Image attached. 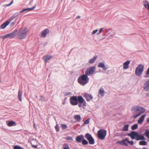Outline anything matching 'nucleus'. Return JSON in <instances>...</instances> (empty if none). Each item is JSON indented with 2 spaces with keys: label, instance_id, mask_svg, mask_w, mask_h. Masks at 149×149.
<instances>
[{
  "label": "nucleus",
  "instance_id": "nucleus-32",
  "mask_svg": "<svg viewBox=\"0 0 149 149\" xmlns=\"http://www.w3.org/2000/svg\"><path fill=\"white\" fill-rule=\"evenodd\" d=\"M129 125L128 124L124 126L123 129V131H127L128 130V127Z\"/></svg>",
  "mask_w": 149,
  "mask_h": 149
},
{
  "label": "nucleus",
  "instance_id": "nucleus-15",
  "mask_svg": "<svg viewBox=\"0 0 149 149\" xmlns=\"http://www.w3.org/2000/svg\"><path fill=\"white\" fill-rule=\"evenodd\" d=\"M36 4L32 8H27L23 9L20 11V13H22L23 12H24L25 11H29V10H32L33 9H34L36 7Z\"/></svg>",
  "mask_w": 149,
  "mask_h": 149
},
{
  "label": "nucleus",
  "instance_id": "nucleus-44",
  "mask_svg": "<svg viewBox=\"0 0 149 149\" xmlns=\"http://www.w3.org/2000/svg\"><path fill=\"white\" fill-rule=\"evenodd\" d=\"M98 31V30L97 29H96L94 31H93L92 33H91V34L92 35H93V34H95L96 33H97V31Z\"/></svg>",
  "mask_w": 149,
  "mask_h": 149
},
{
  "label": "nucleus",
  "instance_id": "nucleus-34",
  "mask_svg": "<svg viewBox=\"0 0 149 149\" xmlns=\"http://www.w3.org/2000/svg\"><path fill=\"white\" fill-rule=\"evenodd\" d=\"M147 142L145 141H141L139 142V144L140 145L145 146L147 144Z\"/></svg>",
  "mask_w": 149,
  "mask_h": 149
},
{
  "label": "nucleus",
  "instance_id": "nucleus-33",
  "mask_svg": "<svg viewBox=\"0 0 149 149\" xmlns=\"http://www.w3.org/2000/svg\"><path fill=\"white\" fill-rule=\"evenodd\" d=\"M144 134L148 138H149V130H146L145 131Z\"/></svg>",
  "mask_w": 149,
  "mask_h": 149
},
{
  "label": "nucleus",
  "instance_id": "nucleus-24",
  "mask_svg": "<svg viewBox=\"0 0 149 149\" xmlns=\"http://www.w3.org/2000/svg\"><path fill=\"white\" fill-rule=\"evenodd\" d=\"M22 91L20 90H19L18 93V97L20 101H22Z\"/></svg>",
  "mask_w": 149,
  "mask_h": 149
},
{
  "label": "nucleus",
  "instance_id": "nucleus-2",
  "mask_svg": "<svg viewBox=\"0 0 149 149\" xmlns=\"http://www.w3.org/2000/svg\"><path fill=\"white\" fill-rule=\"evenodd\" d=\"M131 111L134 114L133 115V118L135 119L144 113L145 109L144 108L141 106H135L132 107Z\"/></svg>",
  "mask_w": 149,
  "mask_h": 149
},
{
  "label": "nucleus",
  "instance_id": "nucleus-7",
  "mask_svg": "<svg viewBox=\"0 0 149 149\" xmlns=\"http://www.w3.org/2000/svg\"><path fill=\"white\" fill-rule=\"evenodd\" d=\"M95 70V67H91L88 68L85 72V74L87 76H90L92 74Z\"/></svg>",
  "mask_w": 149,
  "mask_h": 149
},
{
  "label": "nucleus",
  "instance_id": "nucleus-54",
  "mask_svg": "<svg viewBox=\"0 0 149 149\" xmlns=\"http://www.w3.org/2000/svg\"><path fill=\"white\" fill-rule=\"evenodd\" d=\"M34 128H35L36 129V125H35V123H34Z\"/></svg>",
  "mask_w": 149,
  "mask_h": 149
},
{
  "label": "nucleus",
  "instance_id": "nucleus-11",
  "mask_svg": "<svg viewBox=\"0 0 149 149\" xmlns=\"http://www.w3.org/2000/svg\"><path fill=\"white\" fill-rule=\"evenodd\" d=\"M84 139V136L83 135H81L77 136L75 140L76 141L79 143L82 142L83 139Z\"/></svg>",
  "mask_w": 149,
  "mask_h": 149
},
{
  "label": "nucleus",
  "instance_id": "nucleus-20",
  "mask_svg": "<svg viewBox=\"0 0 149 149\" xmlns=\"http://www.w3.org/2000/svg\"><path fill=\"white\" fill-rule=\"evenodd\" d=\"M145 117V115H142L138 120V123L139 124H141L144 121Z\"/></svg>",
  "mask_w": 149,
  "mask_h": 149
},
{
  "label": "nucleus",
  "instance_id": "nucleus-28",
  "mask_svg": "<svg viewBox=\"0 0 149 149\" xmlns=\"http://www.w3.org/2000/svg\"><path fill=\"white\" fill-rule=\"evenodd\" d=\"M89 144L93 145L94 144L95 141L94 139L92 137L91 138L88 140Z\"/></svg>",
  "mask_w": 149,
  "mask_h": 149
},
{
  "label": "nucleus",
  "instance_id": "nucleus-59",
  "mask_svg": "<svg viewBox=\"0 0 149 149\" xmlns=\"http://www.w3.org/2000/svg\"><path fill=\"white\" fill-rule=\"evenodd\" d=\"M74 149H76V148H74Z\"/></svg>",
  "mask_w": 149,
  "mask_h": 149
},
{
  "label": "nucleus",
  "instance_id": "nucleus-29",
  "mask_svg": "<svg viewBox=\"0 0 149 149\" xmlns=\"http://www.w3.org/2000/svg\"><path fill=\"white\" fill-rule=\"evenodd\" d=\"M127 141H128V139L126 138L124 139L123 140V145L125 146H127Z\"/></svg>",
  "mask_w": 149,
  "mask_h": 149
},
{
  "label": "nucleus",
  "instance_id": "nucleus-13",
  "mask_svg": "<svg viewBox=\"0 0 149 149\" xmlns=\"http://www.w3.org/2000/svg\"><path fill=\"white\" fill-rule=\"evenodd\" d=\"M97 67L98 68H102L103 70H105L107 69V68L105 66L104 63L103 62L99 63L97 65Z\"/></svg>",
  "mask_w": 149,
  "mask_h": 149
},
{
  "label": "nucleus",
  "instance_id": "nucleus-40",
  "mask_svg": "<svg viewBox=\"0 0 149 149\" xmlns=\"http://www.w3.org/2000/svg\"><path fill=\"white\" fill-rule=\"evenodd\" d=\"M55 128L56 132H58L59 131V127L58 125H56L55 126Z\"/></svg>",
  "mask_w": 149,
  "mask_h": 149
},
{
  "label": "nucleus",
  "instance_id": "nucleus-35",
  "mask_svg": "<svg viewBox=\"0 0 149 149\" xmlns=\"http://www.w3.org/2000/svg\"><path fill=\"white\" fill-rule=\"evenodd\" d=\"M81 142L82 145H87L88 144V141L84 139H83Z\"/></svg>",
  "mask_w": 149,
  "mask_h": 149
},
{
  "label": "nucleus",
  "instance_id": "nucleus-41",
  "mask_svg": "<svg viewBox=\"0 0 149 149\" xmlns=\"http://www.w3.org/2000/svg\"><path fill=\"white\" fill-rule=\"evenodd\" d=\"M71 92H66L64 93V95L65 96H68V95H71Z\"/></svg>",
  "mask_w": 149,
  "mask_h": 149
},
{
  "label": "nucleus",
  "instance_id": "nucleus-57",
  "mask_svg": "<svg viewBox=\"0 0 149 149\" xmlns=\"http://www.w3.org/2000/svg\"><path fill=\"white\" fill-rule=\"evenodd\" d=\"M147 121L148 122H149V118H148V119L147 120Z\"/></svg>",
  "mask_w": 149,
  "mask_h": 149
},
{
  "label": "nucleus",
  "instance_id": "nucleus-22",
  "mask_svg": "<svg viewBox=\"0 0 149 149\" xmlns=\"http://www.w3.org/2000/svg\"><path fill=\"white\" fill-rule=\"evenodd\" d=\"M74 118L76 120L77 122H79L81 120V117L80 115H74Z\"/></svg>",
  "mask_w": 149,
  "mask_h": 149
},
{
  "label": "nucleus",
  "instance_id": "nucleus-45",
  "mask_svg": "<svg viewBox=\"0 0 149 149\" xmlns=\"http://www.w3.org/2000/svg\"><path fill=\"white\" fill-rule=\"evenodd\" d=\"M103 30V28H100L99 30V32L97 33V34H98L100 33Z\"/></svg>",
  "mask_w": 149,
  "mask_h": 149
},
{
  "label": "nucleus",
  "instance_id": "nucleus-55",
  "mask_svg": "<svg viewBox=\"0 0 149 149\" xmlns=\"http://www.w3.org/2000/svg\"><path fill=\"white\" fill-rule=\"evenodd\" d=\"M47 101V100H45L43 98L42 101H44V102H46V101Z\"/></svg>",
  "mask_w": 149,
  "mask_h": 149
},
{
  "label": "nucleus",
  "instance_id": "nucleus-9",
  "mask_svg": "<svg viewBox=\"0 0 149 149\" xmlns=\"http://www.w3.org/2000/svg\"><path fill=\"white\" fill-rule=\"evenodd\" d=\"M138 133L134 132L132 131L130 133H129L128 135L132 139H135V137H137L138 135Z\"/></svg>",
  "mask_w": 149,
  "mask_h": 149
},
{
  "label": "nucleus",
  "instance_id": "nucleus-36",
  "mask_svg": "<svg viewBox=\"0 0 149 149\" xmlns=\"http://www.w3.org/2000/svg\"><path fill=\"white\" fill-rule=\"evenodd\" d=\"M138 127V125L137 124H135L132 126V130H134L136 129Z\"/></svg>",
  "mask_w": 149,
  "mask_h": 149
},
{
  "label": "nucleus",
  "instance_id": "nucleus-46",
  "mask_svg": "<svg viewBox=\"0 0 149 149\" xmlns=\"http://www.w3.org/2000/svg\"><path fill=\"white\" fill-rule=\"evenodd\" d=\"M123 140L122 141H118L117 142V143L118 144H120V145H123Z\"/></svg>",
  "mask_w": 149,
  "mask_h": 149
},
{
  "label": "nucleus",
  "instance_id": "nucleus-48",
  "mask_svg": "<svg viewBox=\"0 0 149 149\" xmlns=\"http://www.w3.org/2000/svg\"><path fill=\"white\" fill-rule=\"evenodd\" d=\"M13 3V1H12L10 3L7 5V6H10Z\"/></svg>",
  "mask_w": 149,
  "mask_h": 149
},
{
  "label": "nucleus",
  "instance_id": "nucleus-1",
  "mask_svg": "<svg viewBox=\"0 0 149 149\" xmlns=\"http://www.w3.org/2000/svg\"><path fill=\"white\" fill-rule=\"evenodd\" d=\"M79 103L78 106L79 107H84L86 106V103L83 97L81 96H78V98L76 96H73L70 98V102L73 106H75Z\"/></svg>",
  "mask_w": 149,
  "mask_h": 149
},
{
  "label": "nucleus",
  "instance_id": "nucleus-4",
  "mask_svg": "<svg viewBox=\"0 0 149 149\" xmlns=\"http://www.w3.org/2000/svg\"><path fill=\"white\" fill-rule=\"evenodd\" d=\"M89 78L85 74L82 75L78 79V82L81 85L84 86L88 83Z\"/></svg>",
  "mask_w": 149,
  "mask_h": 149
},
{
  "label": "nucleus",
  "instance_id": "nucleus-17",
  "mask_svg": "<svg viewBox=\"0 0 149 149\" xmlns=\"http://www.w3.org/2000/svg\"><path fill=\"white\" fill-rule=\"evenodd\" d=\"M52 57V56L49 55L44 56L43 57V59L45 63L49 60Z\"/></svg>",
  "mask_w": 149,
  "mask_h": 149
},
{
  "label": "nucleus",
  "instance_id": "nucleus-30",
  "mask_svg": "<svg viewBox=\"0 0 149 149\" xmlns=\"http://www.w3.org/2000/svg\"><path fill=\"white\" fill-rule=\"evenodd\" d=\"M104 89L102 88H101L100 90L99 93L102 96H104Z\"/></svg>",
  "mask_w": 149,
  "mask_h": 149
},
{
  "label": "nucleus",
  "instance_id": "nucleus-47",
  "mask_svg": "<svg viewBox=\"0 0 149 149\" xmlns=\"http://www.w3.org/2000/svg\"><path fill=\"white\" fill-rule=\"evenodd\" d=\"M67 139L69 140L72 141L73 140V139L70 136H68L67 138Z\"/></svg>",
  "mask_w": 149,
  "mask_h": 149
},
{
  "label": "nucleus",
  "instance_id": "nucleus-19",
  "mask_svg": "<svg viewBox=\"0 0 149 149\" xmlns=\"http://www.w3.org/2000/svg\"><path fill=\"white\" fill-rule=\"evenodd\" d=\"M10 23L9 21H6L5 22L1 25V28L2 29H4L6 27L8 26Z\"/></svg>",
  "mask_w": 149,
  "mask_h": 149
},
{
  "label": "nucleus",
  "instance_id": "nucleus-37",
  "mask_svg": "<svg viewBox=\"0 0 149 149\" xmlns=\"http://www.w3.org/2000/svg\"><path fill=\"white\" fill-rule=\"evenodd\" d=\"M14 149H24L23 148L18 146H15L13 147Z\"/></svg>",
  "mask_w": 149,
  "mask_h": 149
},
{
  "label": "nucleus",
  "instance_id": "nucleus-51",
  "mask_svg": "<svg viewBox=\"0 0 149 149\" xmlns=\"http://www.w3.org/2000/svg\"><path fill=\"white\" fill-rule=\"evenodd\" d=\"M63 149H70V147L68 146H67L66 147L64 148Z\"/></svg>",
  "mask_w": 149,
  "mask_h": 149
},
{
  "label": "nucleus",
  "instance_id": "nucleus-3",
  "mask_svg": "<svg viewBox=\"0 0 149 149\" xmlns=\"http://www.w3.org/2000/svg\"><path fill=\"white\" fill-rule=\"evenodd\" d=\"M28 32L27 28H22L17 34V37L20 39H24L26 37Z\"/></svg>",
  "mask_w": 149,
  "mask_h": 149
},
{
  "label": "nucleus",
  "instance_id": "nucleus-52",
  "mask_svg": "<svg viewBox=\"0 0 149 149\" xmlns=\"http://www.w3.org/2000/svg\"><path fill=\"white\" fill-rule=\"evenodd\" d=\"M11 24L12 25H14L15 24V22H12Z\"/></svg>",
  "mask_w": 149,
  "mask_h": 149
},
{
  "label": "nucleus",
  "instance_id": "nucleus-27",
  "mask_svg": "<svg viewBox=\"0 0 149 149\" xmlns=\"http://www.w3.org/2000/svg\"><path fill=\"white\" fill-rule=\"evenodd\" d=\"M18 14L14 15L12 16L11 18L8 19L7 21H9L10 23L13 19H14L16 17H17Z\"/></svg>",
  "mask_w": 149,
  "mask_h": 149
},
{
  "label": "nucleus",
  "instance_id": "nucleus-53",
  "mask_svg": "<svg viewBox=\"0 0 149 149\" xmlns=\"http://www.w3.org/2000/svg\"><path fill=\"white\" fill-rule=\"evenodd\" d=\"M80 18V16H78L76 17V19H77L79 18Z\"/></svg>",
  "mask_w": 149,
  "mask_h": 149
},
{
  "label": "nucleus",
  "instance_id": "nucleus-39",
  "mask_svg": "<svg viewBox=\"0 0 149 149\" xmlns=\"http://www.w3.org/2000/svg\"><path fill=\"white\" fill-rule=\"evenodd\" d=\"M90 119V118H88V119H87L85 121L84 123L86 124H88L89 123Z\"/></svg>",
  "mask_w": 149,
  "mask_h": 149
},
{
  "label": "nucleus",
  "instance_id": "nucleus-6",
  "mask_svg": "<svg viewBox=\"0 0 149 149\" xmlns=\"http://www.w3.org/2000/svg\"><path fill=\"white\" fill-rule=\"evenodd\" d=\"M144 69V66L142 64L139 65L136 68L135 74L136 76H140L142 74Z\"/></svg>",
  "mask_w": 149,
  "mask_h": 149
},
{
  "label": "nucleus",
  "instance_id": "nucleus-10",
  "mask_svg": "<svg viewBox=\"0 0 149 149\" xmlns=\"http://www.w3.org/2000/svg\"><path fill=\"white\" fill-rule=\"evenodd\" d=\"M83 97L86 99L88 102L90 101L91 100L93 99V97L91 94H89L87 93H85L83 95Z\"/></svg>",
  "mask_w": 149,
  "mask_h": 149
},
{
  "label": "nucleus",
  "instance_id": "nucleus-18",
  "mask_svg": "<svg viewBox=\"0 0 149 149\" xmlns=\"http://www.w3.org/2000/svg\"><path fill=\"white\" fill-rule=\"evenodd\" d=\"M136 139L137 141L140 140H146V139L143 135L141 134L139 135L138 134L137 135Z\"/></svg>",
  "mask_w": 149,
  "mask_h": 149
},
{
  "label": "nucleus",
  "instance_id": "nucleus-56",
  "mask_svg": "<svg viewBox=\"0 0 149 149\" xmlns=\"http://www.w3.org/2000/svg\"><path fill=\"white\" fill-rule=\"evenodd\" d=\"M146 96H149V94L148 93H147L146 94Z\"/></svg>",
  "mask_w": 149,
  "mask_h": 149
},
{
  "label": "nucleus",
  "instance_id": "nucleus-50",
  "mask_svg": "<svg viewBox=\"0 0 149 149\" xmlns=\"http://www.w3.org/2000/svg\"><path fill=\"white\" fill-rule=\"evenodd\" d=\"M32 146L33 147L35 148H37V145H33Z\"/></svg>",
  "mask_w": 149,
  "mask_h": 149
},
{
  "label": "nucleus",
  "instance_id": "nucleus-16",
  "mask_svg": "<svg viewBox=\"0 0 149 149\" xmlns=\"http://www.w3.org/2000/svg\"><path fill=\"white\" fill-rule=\"evenodd\" d=\"M130 63V61H127L124 62L123 64V68L124 69H127L129 68V64Z\"/></svg>",
  "mask_w": 149,
  "mask_h": 149
},
{
  "label": "nucleus",
  "instance_id": "nucleus-49",
  "mask_svg": "<svg viewBox=\"0 0 149 149\" xmlns=\"http://www.w3.org/2000/svg\"><path fill=\"white\" fill-rule=\"evenodd\" d=\"M40 98L39 99V100L41 101H42L44 98L42 96H40Z\"/></svg>",
  "mask_w": 149,
  "mask_h": 149
},
{
  "label": "nucleus",
  "instance_id": "nucleus-25",
  "mask_svg": "<svg viewBox=\"0 0 149 149\" xmlns=\"http://www.w3.org/2000/svg\"><path fill=\"white\" fill-rule=\"evenodd\" d=\"M85 137L88 140L92 137L91 135L88 133H87L85 134Z\"/></svg>",
  "mask_w": 149,
  "mask_h": 149
},
{
  "label": "nucleus",
  "instance_id": "nucleus-42",
  "mask_svg": "<svg viewBox=\"0 0 149 149\" xmlns=\"http://www.w3.org/2000/svg\"><path fill=\"white\" fill-rule=\"evenodd\" d=\"M1 37L4 39H6L7 38H8V34H7L4 36H1Z\"/></svg>",
  "mask_w": 149,
  "mask_h": 149
},
{
  "label": "nucleus",
  "instance_id": "nucleus-26",
  "mask_svg": "<svg viewBox=\"0 0 149 149\" xmlns=\"http://www.w3.org/2000/svg\"><path fill=\"white\" fill-rule=\"evenodd\" d=\"M97 58V56H94L93 58H91L89 61V63L91 64H92L94 62Z\"/></svg>",
  "mask_w": 149,
  "mask_h": 149
},
{
  "label": "nucleus",
  "instance_id": "nucleus-31",
  "mask_svg": "<svg viewBox=\"0 0 149 149\" xmlns=\"http://www.w3.org/2000/svg\"><path fill=\"white\" fill-rule=\"evenodd\" d=\"M144 77L146 78L149 77V67L146 71V74L144 76Z\"/></svg>",
  "mask_w": 149,
  "mask_h": 149
},
{
  "label": "nucleus",
  "instance_id": "nucleus-8",
  "mask_svg": "<svg viewBox=\"0 0 149 149\" xmlns=\"http://www.w3.org/2000/svg\"><path fill=\"white\" fill-rule=\"evenodd\" d=\"M143 88L145 91H149V79L145 81Z\"/></svg>",
  "mask_w": 149,
  "mask_h": 149
},
{
  "label": "nucleus",
  "instance_id": "nucleus-23",
  "mask_svg": "<svg viewBox=\"0 0 149 149\" xmlns=\"http://www.w3.org/2000/svg\"><path fill=\"white\" fill-rule=\"evenodd\" d=\"M145 7L149 10V3L146 1H144L143 2Z\"/></svg>",
  "mask_w": 149,
  "mask_h": 149
},
{
  "label": "nucleus",
  "instance_id": "nucleus-14",
  "mask_svg": "<svg viewBox=\"0 0 149 149\" xmlns=\"http://www.w3.org/2000/svg\"><path fill=\"white\" fill-rule=\"evenodd\" d=\"M49 33V30L47 29H44L41 32V36L44 38L46 37L47 34L48 33Z\"/></svg>",
  "mask_w": 149,
  "mask_h": 149
},
{
  "label": "nucleus",
  "instance_id": "nucleus-12",
  "mask_svg": "<svg viewBox=\"0 0 149 149\" xmlns=\"http://www.w3.org/2000/svg\"><path fill=\"white\" fill-rule=\"evenodd\" d=\"M17 32V30H15L13 32L7 34L8 38H14L16 36Z\"/></svg>",
  "mask_w": 149,
  "mask_h": 149
},
{
  "label": "nucleus",
  "instance_id": "nucleus-58",
  "mask_svg": "<svg viewBox=\"0 0 149 149\" xmlns=\"http://www.w3.org/2000/svg\"><path fill=\"white\" fill-rule=\"evenodd\" d=\"M64 104V102H63V104Z\"/></svg>",
  "mask_w": 149,
  "mask_h": 149
},
{
  "label": "nucleus",
  "instance_id": "nucleus-43",
  "mask_svg": "<svg viewBox=\"0 0 149 149\" xmlns=\"http://www.w3.org/2000/svg\"><path fill=\"white\" fill-rule=\"evenodd\" d=\"M127 143L130 144L131 145H132L134 144V142L133 141H130L128 140V141H127Z\"/></svg>",
  "mask_w": 149,
  "mask_h": 149
},
{
  "label": "nucleus",
  "instance_id": "nucleus-21",
  "mask_svg": "<svg viewBox=\"0 0 149 149\" xmlns=\"http://www.w3.org/2000/svg\"><path fill=\"white\" fill-rule=\"evenodd\" d=\"M16 125V123L13 121H10L8 122L7 123V125L9 127L15 126Z\"/></svg>",
  "mask_w": 149,
  "mask_h": 149
},
{
  "label": "nucleus",
  "instance_id": "nucleus-5",
  "mask_svg": "<svg viewBox=\"0 0 149 149\" xmlns=\"http://www.w3.org/2000/svg\"><path fill=\"white\" fill-rule=\"evenodd\" d=\"M107 131L105 130L100 129L97 132L98 137L102 140H104L106 136Z\"/></svg>",
  "mask_w": 149,
  "mask_h": 149
},
{
  "label": "nucleus",
  "instance_id": "nucleus-38",
  "mask_svg": "<svg viewBox=\"0 0 149 149\" xmlns=\"http://www.w3.org/2000/svg\"><path fill=\"white\" fill-rule=\"evenodd\" d=\"M61 127L62 129L64 130L67 127V126L65 124H61Z\"/></svg>",
  "mask_w": 149,
  "mask_h": 149
}]
</instances>
